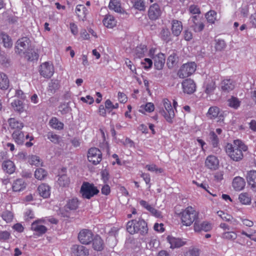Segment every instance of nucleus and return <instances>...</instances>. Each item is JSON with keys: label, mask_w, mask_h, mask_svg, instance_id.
<instances>
[{"label": "nucleus", "mask_w": 256, "mask_h": 256, "mask_svg": "<svg viewBox=\"0 0 256 256\" xmlns=\"http://www.w3.org/2000/svg\"><path fill=\"white\" fill-rule=\"evenodd\" d=\"M248 150V147L240 140H236L234 144H227L226 146V152L230 158L233 160L238 162L244 157L242 151Z\"/></svg>", "instance_id": "obj_1"}, {"label": "nucleus", "mask_w": 256, "mask_h": 256, "mask_svg": "<svg viewBox=\"0 0 256 256\" xmlns=\"http://www.w3.org/2000/svg\"><path fill=\"white\" fill-rule=\"evenodd\" d=\"M126 230L131 234L138 232L142 236H145L148 234V229L147 223L144 220L138 218L128 222Z\"/></svg>", "instance_id": "obj_2"}, {"label": "nucleus", "mask_w": 256, "mask_h": 256, "mask_svg": "<svg viewBox=\"0 0 256 256\" xmlns=\"http://www.w3.org/2000/svg\"><path fill=\"white\" fill-rule=\"evenodd\" d=\"M182 224L186 226H190L194 222L198 220V212L192 207L188 206L180 212Z\"/></svg>", "instance_id": "obj_3"}, {"label": "nucleus", "mask_w": 256, "mask_h": 256, "mask_svg": "<svg viewBox=\"0 0 256 256\" xmlns=\"http://www.w3.org/2000/svg\"><path fill=\"white\" fill-rule=\"evenodd\" d=\"M99 192V190L94 184L87 182H84L82 183L80 190V194L82 198L88 200L97 195Z\"/></svg>", "instance_id": "obj_4"}, {"label": "nucleus", "mask_w": 256, "mask_h": 256, "mask_svg": "<svg viewBox=\"0 0 256 256\" xmlns=\"http://www.w3.org/2000/svg\"><path fill=\"white\" fill-rule=\"evenodd\" d=\"M163 104L165 110L162 109L160 110L159 112L168 122L172 124L175 114L171 102L168 99L165 98L163 100Z\"/></svg>", "instance_id": "obj_5"}, {"label": "nucleus", "mask_w": 256, "mask_h": 256, "mask_svg": "<svg viewBox=\"0 0 256 256\" xmlns=\"http://www.w3.org/2000/svg\"><path fill=\"white\" fill-rule=\"evenodd\" d=\"M196 68L194 62H188L183 64L178 72V76L180 78H187L193 74Z\"/></svg>", "instance_id": "obj_6"}, {"label": "nucleus", "mask_w": 256, "mask_h": 256, "mask_svg": "<svg viewBox=\"0 0 256 256\" xmlns=\"http://www.w3.org/2000/svg\"><path fill=\"white\" fill-rule=\"evenodd\" d=\"M154 50L150 49V56L154 60V66L158 70H161L163 68L165 64L166 57L164 54L160 52L154 55Z\"/></svg>", "instance_id": "obj_7"}, {"label": "nucleus", "mask_w": 256, "mask_h": 256, "mask_svg": "<svg viewBox=\"0 0 256 256\" xmlns=\"http://www.w3.org/2000/svg\"><path fill=\"white\" fill-rule=\"evenodd\" d=\"M88 159L94 165L99 164L102 159V153L98 148H92L88 152Z\"/></svg>", "instance_id": "obj_8"}, {"label": "nucleus", "mask_w": 256, "mask_h": 256, "mask_svg": "<svg viewBox=\"0 0 256 256\" xmlns=\"http://www.w3.org/2000/svg\"><path fill=\"white\" fill-rule=\"evenodd\" d=\"M39 72L44 78H51L54 73V67L52 63L44 62L40 66Z\"/></svg>", "instance_id": "obj_9"}, {"label": "nucleus", "mask_w": 256, "mask_h": 256, "mask_svg": "<svg viewBox=\"0 0 256 256\" xmlns=\"http://www.w3.org/2000/svg\"><path fill=\"white\" fill-rule=\"evenodd\" d=\"M94 234L90 230L83 229L81 230L78 235L79 241L82 244H88L93 240Z\"/></svg>", "instance_id": "obj_10"}, {"label": "nucleus", "mask_w": 256, "mask_h": 256, "mask_svg": "<svg viewBox=\"0 0 256 256\" xmlns=\"http://www.w3.org/2000/svg\"><path fill=\"white\" fill-rule=\"evenodd\" d=\"M16 48L19 54L24 52L31 48V41L28 37H22L16 42Z\"/></svg>", "instance_id": "obj_11"}, {"label": "nucleus", "mask_w": 256, "mask_h": 256, "mask_svg": "<svg viewBox=\"0 0 256 256\" xmlns=\"http://www.w3.org/2000/svg\"><path fill=\"white\" fill-rule=\"evenodd\" d=\"M161 14L162 10L158 4L155 3L150 6L148 16L151 20H156L158 19Z\"/></svg>", "instance_id": "obj_12"}, {"label": "nucleus", "mask_w": 256, "mask_h": 256, "mask_svg": "<svg viewBox=\"0 0 256 256\" xmlns=\"http://www.w3.org/2000/svg\"><path fill=\"white\" fill-rule=\"evenodd\" d=\"M31 229L35 232L34 234L38 236L44 234L48 230V228L41 224L40 220L33 222L31 225Z\"/></svg>", "instance_id": "obj_13"}, {"label": "nucleus", "mask_w": 256, "mask_h": 256, "mask_svg": "<svg viewBox=\"0 0 256 256\" xmlns=\"http://www.w3.org/2000/svg\"><path fill=\"white\" fill-rule=\"evenodd\" d=\"M183 91L184 93L192 94L196 89V85L192 79H186L182 82Z\"/></svg>", "instance_id": "obj_14"}, {"label": "nucleus", "mask_w": 256, "mask_h": 256, "mask_svg": "<svg viewBox=\"0 0 256 256\" xmlns=\"http://www.w3.org/2000/svg\"><path fill=\"white\" fill-rule=\"evenodd\" d=\"M205 164L206 168L212 170H216L218 168L219 160L217 157L213 155L207 156Z\"/></svg>", "instance_id": "obj_15"}, {"label": "nucleus", "mask_w": 256, "mask_h": 256, "mask_svg": "<svg viewBox=\"0 0 256 256\" xmlns=\"http://www.w3.org/2000/svg\"><path fill=\"white\" fill-rule=\"evenodd\" d=\"M194 226V230L196 232H200L202 231L207 232L212 228V225L210 223L207 222H200L198 220L195 222Z\"/></svg>", "instance_id": "obj_16"}, {"label": "nucleus", "mask_w": 256, "mask_h": 256, "mask_svg": "<svg viewBox=\"0 0 256 256\" xmlns=\"http://www.w3.org/2000/svg\"><path fill=\"white\" fill-rule=\"evenodd\" d=\"M209 136L210 144L212 145L213 148H215L213 150L214 152L216 154H220L222 150L218 147L220 140L218 136L214 132H210Z\"/></svg>", "instance_id": "obj_17"}, {"label": "nucleus", "mask_w": 256, "mask_h": 256, "mask_svg": "<svg viewBox=\"0 0 256 256\" xmlns=\"http://www.w3.org/2000/svg\"><path fill=\"white\" fill-rule=\"evenodd\" d=\"M12 137L14 142L20 145L24 144L26 139H28L30 138L28 134L25 136L22 130H14L12 134Z\"/></svg>", "instance_id": "obj_18"}, {"label": "nucleus", "mask_w": 256, "mask_h": 256, "mask_svg": "<svg viewBox=\"0 0 256 256\" xmlns=\"http://www.w3.org/2000/svg\"><path fill=\"white\" fill-rule=\"evenodd\" d=\"M72 251L75 256H88V250L81 245H74L72 248Z\"/></svg>", "instance_id": "obj_19"}, {"label": "nucleus", "mask_w": 256, "mask_h": 256, "mask_svg": "<svg viewBox=\"0 0 256 256\" xmlns=\"http://www.w3.org/2000/svg\"><path fill=\"white\" fill-rule=\"evenodd\" d=\"M167 240L170 244V248L172 249L179 248L186 244V242L180 238L168 236Z\"/></svg>", "instance_id": "obj_20"}, {"label": "nucleus", "mask_w": 256, "mask_h": 256, "mask_svg": "<svg viewBox=\"0 0 256 256\" xmlns=\"http://www.w3.org/2000/svg\"><path fill=\"white\" fill-rule=\"evenodd\" d=\"M204 88H205L204 92L206 94H213L216 88L215 81L212 78H206L204 84Z\"/></svg>", "instance_id": "obj_21"}, {"label": "nucleus", "mask_w": 256, "mask_h": 256, "mask_svg": "<svg viewBox=\"0 0 256 256\" xmlns=\"http://www.w3.org/2000/svg\"><path fill=\"white\" fill-rule=\"evenodd\" d=\"M79 204L80 202L77 198H72L67 200L64 208L66 212L75 210L78 208Z\"/></svg>", "instance_id": "obj_22"}, {"label": "nucleus", "mask_w": 256, "mask_h": 256, "mask_svg": "<svg viewBox=\"0 0 256 256\" xmlns=\"http://www.w3.org/2000/svg\"><path fill=\"white\" fill-rule=\"evenodd\" d=\"M246 178L248 184L252 188L256 190V170H251L248 172Z\"/></svg>", "instance_id": "obj_23"}, {"label": "nucleus", "mask_w": 256, "mask_h": 256, "mask_svg": "<svg viewBox=\"0 0 256 256\" xmlns=\"http://www.w3.org/2000/svg\"><path fill=\"white\" fill-rule=\"evenodd\" d=\"M171 29L172 33L174 36H178L182 30V22L176 20H172Z\"/></svg>", "instance_id": "obj_24"}, {"label": "nucleus", "mask_w": 256, "mask_h": 256, "mask_svg": "<svg viewBox=\"0 0 256 256\" xmlns=\"http://www.w3.org/2000/svg\"><path fill=\"white\" fill-rule=\"evenodd\" d=\"M220 88L222 91L229 92L234 88V83L231 79L224 80L221 82Z\"/></svg>", "instance_id": "obj_25"}, {"label": "nucleus", "mask_w": 256, "mask_h": 256, "mask_svg": "<svg viewBox=\"0 0 256 256\" xmlns=\"http://www.w3.org/2000/svg\"><path fill=\"white\" fill-rule=\"evenodd\" d=\"M246 182L244 178L240 176H236L232 182V186L236 191L242 190L245 186Z\"/></svg>", "instance_id": "obj_26"}, {"label": "nucleus", "mask_w": 256, "mask_h": 256, "mask_svg": "<svg viewBox=\"0 0 256 256\" xmlns=\"http://www.w3.org/2000/svg\"><path fill=\"white\" fill-rule=\"evenodd\" d=\"M8 122L10 129L14 130H21L24 127V124L14 118H10Z\"/></svg>", "instance_id": "obj_27"}, {"label": "nucleus", "mask_w": 256, "mask_h": 256, "mask_svg": "<svg viewBox=\"0 0 256 256\" xmlns=\"http://www.w3.org/2000/svg\"><path fill=\"white\" fill-rule=\"evenodd\" d=\"M88 13V9L83 4H78L76 8V14L80 20H84Z\"/></svg>", "instance_id": "obj_28"}, {"label": "nucleus", "mask_w": 256, "mask_h": 256, "mask_svg": "<svg viewBox=\"0 0 256 256\" xmlns=\"http://www.w3.org/2000/svg\"><path fill=\"white\" fill-rule=\"evenodd\" d=\"M2 168L8 174L14 173L16 170V166L14 163L10 160L4 161L2 164Z\"/></svg>", "instance_id": "obj_29"}, {"label": "nucleus", "mask_w": 256, "mask_h": 256, "mask_svg": "<svg viewBox=\"0 0 256 256\" xmlns=\"http://www.w3.org/2000/svg\"><path fill=\"white\" fill-rule=\"evenodd\" d=\"M178 54L173 52L170 54L167 60V66L169 68H172L176 66L178 62Z\"/></svg>", "instance_id": "obj_30"}, {"label": "nucleus", "mask_w": 256, "mask_h": 256, "mask_svg": "<svg viewBox=\"0 0 256 256\" xmlns=\"http://www.w3.org/2000/svg\"><path fill=\"white\" fill-rule=\"evenodd\" d=\"M38 190L40 195L44 198H48L50 196V187L45 184L40 185Z\"/></svg>", "instance_id": "obj_31"}, {"label": "nucleus", "mask_w": 256, "mask_h": 256, "mask_svg": "<svg viewBox=\"0 0 256 256\" xmlns=\"http://www.w3.org/2000/svg\"><path fill=\"white\" fill-rule=\"evenodd\" d=\"M160 39L166 43L172 40L171 34L167 28H162L159 34Z\"/></svg>", "instance_id": "obj_32"}, {"label": "nucleus", "mask_w": 256, "mask_h": 256, "mask_svg": "<svg viewBox=\"0 0 256 256\" xmlns=\"http://www.w3.org/2000/svg\"><path fill=\"white\" fill-rule=\"evenodd\" d=\"M11 105L14 110L20 114L24 112L25 110L24 104L22 101L20 100H15L11 103Z\"/></svg>", "instance_id": "obj_33"}, {"label": "nucleus", "mask_w": 256, "mask_h": 256, "mask_svg": "<svg viewBox=\"0 0 256 256\" xmlns=\"http://www.w3.org/2000/svg\"><path fill=\"white\" fill-rule=\"evenodd\" d=\"M104 24L108 28H112L116 25V21L112 15H106L102 20Z\"/></svg>", "instance_id": "obj_34"}, {"label": "nucleus", "mask_w": 256, "mask_h": 256, "mask_svg": "<svg viewBox=\"0 0 256 256\" xmlns=\"http://www.w3.org/2000/svg\"><path fill=\"white\" fill-rule=\"evenodd\" d=\"M92 247L94 250L100 251L102 250L104 248V242L101 238L96 236L94 238L93 237V240H92Z\"/></svg>", "instance_id": "obj_35"}, {"label": "nucleus", "mask_w": 256, "mask_h": 256, "mask_svg": "<svg viewBox=\"0 0 256 256\" xmlns=\"http://www.w3.org/2000/svg\"><path fill=\"white\" fill-rule=\"evenodd\" d=\"M108 6L110 9L118 13L122 14L124 12L121 6L120 1L118 0H110Z\"/></svg>", "instance_id": "obj_36"}, {"label": "nucleus", "mask_w": 256, "mask_h": 256, "mask_svg": "<svg viewBox=\"0 0 256 256\" xmlns=\"http://www.w3.org/2000/svg\"><path fill=\"white\" fill-rule=\"evenodd\" d=\"M10 82L7 76L4 73H0V89L6 90L9 87Z\"/></svg>", "instance_id": "obj_37"}, {"label": "nucleus", "mask_w": 256, "mask_h": 256, "mask_svg": "<svg viewBox=\"0 0 256 256\" xmlns=\"http://www.w3.org/2000/svg\"><path fill=\"white\" fill-rule=\"evenodd\" d=\"M24 54H25L26 58L30 61L38 60L39 56L37 50L32 49L31 48L24 52Z\"/></svg>", "instance_id": "obj_38"}, {"label": "nucleus", "mask_w": 256, "mask_h": 256, "mask_svg": "<svg viewBox=\"0 0 256 256\" xmlns=\"http://www.w3.org/2000/svg\"><path fill=\"white\" fill-rule=\"evenodd\" d=\"M60 85L58 80H52L48 84V91L51 94H54L60 88Z\"/></svg>", "instance_id": "obj_39"}, {"label": "nucleus", "mask_w": 256, "mask_h": 256, "mask_svg": "<svg viewBox=\"0 0 256 256\" xmlns=\"http://www.w3.org/2000/svg\"><path fill=\"white\" fill-rule=\"evenodd\" d=\"M26 188V184L22 179H17L12 184V190L14 192H20Z\"/></svg>", "instance_id": "obj_40"}, {"label": "nucleus", "mask_w": 256, "mask_h": 256, "mask_svg": "<svg viewBox=\"0 0 256 256\" xmlns=\"http://www.w3.org/2000/svg\"><path fill=\"white\" fill-rule=\"evenodd\" d=\"M0 38L2 40L4 46L5 48H10L12 46V42L10 36L2 32L0 34Z\"/></svg>", "instance_id": "obj_41"}, {"label": "nucleus", "mask_w": 256, "mask_h": 256, "mask_svg": "<svg viewBox=\"0 0 256 256\" xmlns=\"http://www.w3.org/2000/svg\"><path fill=\"white\" fill-rule=\"evenodd\" d=\"M220 109L217 106L210 107L207 113V116L210 119H214L217 118L220 114Z\"/></svg>", "instance_id": "obj_42"}, {"label": "nucleus", "mask_w": 256, "mask_h": 256, "mask_svg": "<svg viewBox=\"0 0 256 256\" xmlns=\"http://www.w3.org/2000/svg\"><path fill=\"white\" fill-rule=\"evenodd\" d=\"M50 126L55 129L58 130H62L64 128V124L60 122L56 118H52L50 120Z\"/></svg>", "instance_id": "obj_43"}, {"label": "nucleus", "mask_w": 256, "mask_h": 256, "mask_svg": "<svg viewBox=\"0 0 256 256\" xmlns=\"http://www.w3.org/2000/svg\"><path fill=\"white\" fill-rule=\"evenodd\" d=\"M200 250L197 248L191 246L184 252V256H199Z\"/></svg>", "instance_id": "obj_44"}, {"label": "nucleus", "mask_w": 256, "mask_h": 256, "mask_svg": "<svg viewBox=\"0 0 256 256\" xmlns=\"http://www.w3.org/2000/svg\"><path fill=\"white\" fill-rule=\"evenodd\" d=\"M238 199L244 204H249L251 202V198L248 193H242L239 195Z\"/></svg>", "instance_id": "obj_45"}, {"label": "nucleus", "mask_w": 256, "mask_h": 256, "mask_svg": "<svg viewBox=\"0 0 256 256\" xmlns=\"http://www.w3.org/2000/svg\"><path fill=\"white\" fill-rule=\"evenodd\" d=\"M47 176V172L42 168H37L34 172V176L36 178L42 180Z\"/></svg>", "instance_id": "obj_46"}, {"label": "nucleus", "mask_w": 256, "mask_h": 256, "mask_svg": "<svg viewBox=\"0 0 256 256\" xmlns=\"http://www.w3.org/2000/svg\"><path fill=\"white\" fill-rule=\"evenodd\" d=\"M216 12L214 10H210L206 14V18L208 22L214 24L216 20Z\"/></svg>", "instance_id": "obj_47"}, {"label": "nucleus", "mask_w": 256, "mask_h": 256, "mask_svg": "<svg viewBox=\"0 0 256 256\" xmlns=\"http://www.w3.org/2000/svg\"><path fill=\"white\" fill-rule=\"evenodd\" d=\"M146 50V46L144 45H140V46H137L136 49V56L140 58L144 56Z\"/></svg>", "instance_id": "obj_48"}, {"label": "nucleus", "mask_w": 256, "mask_h": 256, "mask_svg": "<svg viewBox=\"0 0 256 256\" xmlns=\"http://www.w3.org/2000/svg\"><path fill=\"white\" fill-rule=\"evenodd\" d=\"M228 102V106L235 109L238 108L240 106V102L236 97H232Z\"/></svg>", "instance_id": "obj_49"}, {"label": "nucleus", "mask_w": 256, "mask_h": 256, "mask_svg": "<svg viewBox=\"0 0 256 256\" xmlns=\"http://www.w3.org/2000/svg\"><path fill=\"white\" fill-rule=\"evenodd\" d=\"M134 6L135 8L140 11H144L146 9L144 0H134Z\"/></svg>", "instance_id": "obj_50"}, {"label": "nucleus", "mask_w": 256, "mask_h": 256, "mask_svg": "<svg viewBox=\"0 0 256 256\" xmlns=\"http://www.w3.org/2000/svg\"><path fill=\"white\" fill-rule=\"evenodd\" d=\"M70 182L69 178L65 174L62 175L58 179V183L62 186H68Z\"/></svg>", "instance_id": "obj_51"}, {"label": "nucleus", "mask_w": 256, "mask_h": 256, "mask_svg": "<svg viewBox=\"0 0 256 256\" xmlns=\"http://www.w3.org/2000/svg\"><path fill=\"white\" fill-rule=\"evenodd\" d=\"M215 48L216 50L221 51L224 50L226 47V44L223 40H216Z\"/></svg>", "instance_id": "obj_52"}, {"label": "nucleus", "mask_w": 256, "mask_h": 256, "mask_svg": "<svg viewBox=\"0 0 256 256\" xmlns=\"http://www.w3.org/2000/svg\"><path fill=\"white\" fill-rule=\"evenodd\" d=\"M217 214L222 220L226 222H230L233 219L231 215L224 213L222 210L218 211Z\"/></svg>", "instance_id": "obj_53"}, {"label": "nucleus", "mask_w": 256, "mask_h": 256, "mask_svg": "<svg viewBox=\"0 0 256 256\" xmlns=\"http://www.w3.org/2000/svg\"><path fill=\"white\" fill-rule=\"evenodd\" d=\"M154 110V104L152 102H148L144 106H140V112H142V110H144L147 112H153Z\"/></svg>", "instance_id": "obj_54"}, {"label": "nucleus", "mask_w": 256, "mask_h": 256, "mask_svg": "<svg viewBox=\"0 0 256 256\" xmlns=\"http://www.w3.org/2000/svg\"><path fill=\"white\" fill-rule=\"evenodd\" d=\"M237 237V234L235 232H228L223 233L222 238H224L234 240Z\"/></svg>", "instance_id": "obj_55"}, {"label": "nucleus", "mask_w": 256, "mask_h": 256, "mask_svg": "<svg viewBox=\"0 0 256 256\" xmlns=\"http://www.w3.org/2000/svg\"><path fill=\"white\" fill-rule=\"evenodd\" d=\"M2 218L7 222H10L13 218V214L12 212L6 210L2 214Z\"/></svg>", "instance_id": "obj_56"}, {"label": "nucleus", "mask_w": 256, "mask_h": 256, "mask_svg": "<svg viewBox=\"0 0 256 256\" xmlns=\"http://www.w3.org/2000/svg\"><path fill=\"white\" fill-rule=\"evenodd\" d=\"M28 162L30 164L34 165L36 166H39L40 164V158L36 156H32Z\"/></svg>", "instance_id": "obj_57"}, {"label": "nucleus", "mask_w": 256, "mask_h": 256, "mask_svg": "<svg viewBox=\"0 0 256 256\" xmlns=\"http://www.w3.org/2000/svg\"><path fill=\"white\" fill-rule=\"evenodd\" d=\"M152 60L148 58H146L141 62L142 65L143 66L145 70H148L152 68Z\"/></svg>", "instance_id": "obj_58"}, {"label": "nucleus", "mask_w": 256, "mask_h": 256, "mask_svg": "<svg viewBox=\"0 0 256 256\" xmlns=\"http://www.w3.org/2000/svg\"><path fill=\"white\" fill-rule=\"evenodd\" d=\"M192 27L196 32H199L204 30V25L202 22H194Z\"/></svg>", "instance_id": "obj_59"}, {"label": "nucleus", "mask_w": 256, "mask_h": 256, "mask_svg": "<svg viewBox=\"0 0 256 256\" xmlns=\"http://www.w3.org/2000/svg\"><path fill=\"white\" fill-rule=\"evenodd\" d=\"M146 168L149 171L156 172L162 173L164 170L162 168H158L156 164L146 165Z\"/></svg>", "instance_id": "obj_60"}, {"label": "nucleus", "mask_w": 256, "mask_h": 256, "mask_svg": "<svg viewBox=\"0 0 256 256\" xmlns=\"http://www.w3.org/2000/svg\"><path fill=\"white\" fill-rule=\"evenodd\" d=\"M10 236V233L6 231H0V240L6 241L8 240Z\"/></svg>", "instance_id": "obj_61"}, {"label": "nucleus", "mask_w": 256, "mask_h": 256, "mask_svg": "<svg viewBox=\"0 0 256 256\" xmlns=\"http://www.w3.org/2000/svg\"><path fill=\"white\" fill-rule=\"evenodd\" d=\"M60 138L59 136L52 133L48 135V138L54 144L59 143Z\"/></svg>", "instance_id": "obj_62"}, {"label": "nucleus", "mask_w": 256, "mask_h": 256, "mask_svg": "<svg viewBox=\"0 0 256 256\" xmlns=\"http://www.w3.org/2000/svg\"><path fill=\"white\" fill-rule=\"evenodd\" d=\"M153 216H156V218H159L162 216L161 212L157 210H156L154 208L151 206L150 208V209L148 210Z\"/></svg>", "instance_id": "obj_63"}, {"label": "nucleus", "mask_w": 256, "mask_h": 256, "mask_svg": "<svg viewBox=\"0 0 256 256\" xmlns=\"http://www.w3.org/2000/svg\"><path fill=\"white\" fill-rule=\"evenodd\" d=\"M184 38L186 41H190L192 38V34L188 30H186L184 32Z\"/></svg>", "instance_id": "obj_64"}]
</instances>
